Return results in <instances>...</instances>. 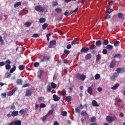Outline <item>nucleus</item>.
<instances>
[{"label": "nucleus", "instance_id": "1", "mask_svg": "<svg viewBox=\"0 0 125 125\" xmlns=\"http://www.w3.org/2000/svg\"><path fill=\"white\" fill-rule=\"evenodd\" d=\"M116 120H117V117L115 115L113 117L108 116L106 118V121L107 122V123H109V124H112V123L114 122V121H116Z\"/></svg>", "mask_w": 125, "mask_h": 125}, {"label": "nucleus", "instance_id": "2", "mask_svg": "<svg viewBox=\"0 0 125 125\" xmlns=\"http://www.w3.org/2000/svg\"><path fill=\"white\" fill-rule=\"evenodd\" d=\"M86 77L84 75H81L80 74H77L76 75V79L79 80L80 81H84Z\"/></svg>", "mask_w": 125, "mask_h": 125}, {"label": "nucleus", "instance_id": "3", "mask_svg": "<svg viewBox=\"0 0 125 125\" xmlns=\"http://www.w3.org/2000/svg\"><path fill=\"white\" fill-rule=\"evenodd\" d=\"M50 59V56H43L42 58H40V61L42 63L45 62V61H48Z\"/></svg>", "mask_w": 125, "mask_h": 125}, {"label": "nucleus", "instance_id": "4", "mask_svg": "<svg viewBox=\"0 0 125 125\" xmlns=\"http://www.w3.org/2000/svg\"><path fill=\"white\" fill-rule=\"evenodd\" d=\"M35 9L36 11H38L39 12H43V11H44V9L40 5L35 6Z\"/></svg>", "mask_w": 125, "mask_h": 125}, {"label": "nucleus", "instance_id": "5", "mask_svg": "<svg viewBox=\"0 0 125 125\" xmlns=\"http://www.w3.org/2000/svg\"><path fill=\"white\" fill-rule=\"evenodd\" d=\"M11 63V62H10V60H7L6 61V64H7L5 65L6 70H10V68H11V65H10Z\"/></svg>", "mask_w": 125, "mask_h": 125}, {"label": "nucleus", "instance_id": "6", "mask_svg": "<svg viewBox=\"0 0 125 125\" xmlns=\"http://www.w3.org/2000/svg\"><path fill=\"white\" fill-rule=\"evenodd\" d=\"M118 76H119V74H118L117 72H115L112 76H110V80L111 81H115L116 78H118Z\"/></svg>", "mask_w": 125, "mask_h": 125}, {"label": "nucleus", "instance_id": "7", "mask_svg": "<svg viewBox=\"0 0 125 125\" xmlns=\"http://www.w3.org/2000/svg\"><path fill=\"white\" fill-rule=\"evenodd\" d=\"M89 50V47H82L80 51L82 53H87V52Z\"/></svg>", "mask_w": 125, "mask_h": 125}, {"label": "nucleus", "instance_id": "8", "mask_svg": "<svg viewBox=\"0 0 125 125\" xmlns=\"http://www.w3.org/2000/svg\"><path fill=\"white\" fill-rule=\"evenodd\" d=\"M116 65V60H113L110 64L109 67L110 68H111V69H113L114 68V67H115V65Z\"/></svg>", "mask_w": 125, "mask_h": 125}, {"label": "nucleus", "instance_id": "9", "mask_svg": "<svg viewBox=\"0 0 125 125\" xmlns=\"http://www.w3.org/2000/svg\"><path fill=\"white\" fill-rule=\"evenodd\" d=\"M116 72L117 74H121V73L122 74V73H125V69L119 67L116 69Z\"/></svg>", "mask_w": 125, "mask_h": 125}, {"label": "nucleus", "instance_id": "10", "mask_svg": "<svg viewBox=\"0 0 125 125\" xmlns=\"http://www.w3.org/2000/svg\"><path fill=\"white\" fill-rule=\"evenodd\" d=\"M118 17L119 18V19H121V20H125V16H124V14L122 13H119L118 14Z\"/></svg>", "mask_w": 125, "mask_h": 125}, {"label": "nucleus", "instance_id": "11", "mask_svg": "<svg viewBox=\"0 0 125 125\" xmlns=\"http://www.w3.org/2000/svg\"><path fill=\"white\" fill-rule=\"evenodd\" d=\"M92 105L94 106V107H99V104L97 103V102L94 100L92 102Z\"/></svg>", "mask_w": 125, "mask_h": 125}, {"label": "nucleus", "instance_id": "12", "mask_svg": "<svg viewBox=\"0 0 125 125\" xmlns=\"http://www.w3.org/2000/svg\"><path fill=\"white\" fill-rule=\"evenodd\" d=\"M53 98L54 101H59L60 100V98L55 94L53 95Z\"/></svg>", "mask_w": 125, "mask_h": 125}, {"label": "nucleus", "instance_id": "13", "mask_svg": "<svg viewBox=\"0 0 125 125\" xmlns=\"http://www.w3.org/2000/svg\"><path fill=\"white\" fill-rule=\"evenodd\" d=\"M105 48L106 49H109V50H112V49H113V48H114V46H113V45H112L111 44H107L105 46Z\"/></svg>", "mask_w": 125, "mask_h": 125}, {"label": "nucleus", "instance_id": "14", "mask_svg": "<svg viewBox=\"0 0 125 125\" xmlns=\"http://www.w3.org/2000/svg\"><path fill=\"white\" fill-rule=\"evenodd\" d=\"M13 122L14 123V125H21V124L22 123L21 120H16Z\"/></svg>", "mask_w": 125, "mask_h": 125}, {"label": "nucleus", "instance_id": "15", "mask_svg": "<svg viewBox=\"0 0 125 125\" xmlns=\"http://www.w3.org/2000/svg\"><path fill=\"white\" fill-rule=\"evenodd\" d=\"M93 91V89H92V87H89L88 88L87 92H88V93L90 94V95H91V94H92Z\"/></svg>", "mask_w": 125, "mask_h": 125}, {"label": "nucleus", "instance_id": "16", "mask_svg": "<svg viewBox=\"0 0 125 125\" xmlns=\"http://www.w3.org/2000/svg\"><path fill=\"white\" fill-rule=\"evenodd\" d=\"M91 58V54H87L85 56V59L86 60H89Z\"/></svg>", "mask_w": 125, "mask_h": 125}, {"label": "nucleus", "instance_id": "17", "mask_svg": "<svg viewBox=\"0 0 125 125\" xmlns=\"http://www.w3.org/2000/svg\"><path fill=\"white\" fill-rule=\"evenodd\" d=\"M16 83L17 84H19V85H21L22 83H23V81H22V79H19L17 80Z\"/></svg>", "mask_w": 125, "mask_h": 125}, {"label": "nucleus", "instance_id": "18", "mask_svg": "<svg viewBox=\"0 0 125 125\" xmlns=\"http://www.w3.org/2000/svg\"><path fill=\"white\" fill-rule=\"evenodd\" d=\"M16 116H18V111H13L11 114L12 117H16Z\"/></svg>", "mask_w": 125, "mask_h": 125}, {"label": "nucleus", "instance_id": "19", "mask_svg": "<svg viewBox=\"0 0 125 125\" xmlns=\"http://www.w3.org/2000/svg\"><path fill=\"white\" fill-rule=\"evenodd\" d=\"M25 95L26 96H31L32 95V92L30 90H26Z\"/></svg>", "mask_w": 125, "mask_h": 125}, {"label": "nucleus", "instance_id": "20", "mask_svg": "<svg viewBox=\"0 0 125 125\" xmlns=\"http://www.w3.org/2000/svg\"><path fill=\"white\" fill-rule=\"evenodd\" d=\"M102 44V42H101V41L98 40L96 42V46H100Z\"/></svg>", "mask_w": 125, "mask_h": 125}, {"label": "nucleus", "instance_id": "21", "mask_svg": "<svg viewBox=\"0 0 125 125\" xmlns=\"http://www.w3.org/2000/svg\"><path fill=\"white\" fill-rule=\"evenodd\" d=\"M119 85L120 84L119 83L116 84L114 86L111 87V89H113V90H115V89H117L118 87H119Z\"/></svg>", "mask_w": 125, "mask_h": 125}, {"label": "nucleus", "instance_id": "22", "mask_svg": "<svg viewBox=\"0 0 125 125\" xmlns=\"http://www.w3.org/2000/svg\"><path fill=\"white\" fill-rule=\"evenodd\" d=\"M51 87L52 88L55 89L56 87H57V84H55V83L52 82L51 83Z\"/></svg>", "mask_w": 125, "mask_h": 125}, {"label": "nucleus", "instance_id": "23", "mask_svg": "<svg viewBox=\"0 0 125 125\" xmlns=\"http://www.w3.org/2000/svg\"><path fill=\"white\" fill-rule=\"evenodd\" d=\"M19 69L20 71H23L25 69V65H21L19 66Z\"/></svg>", "mask_w": 125, "mask_h": 125}, {"label": "nucleus", "instance_id": "24", "mask_svg": "<svg viewBox=\"0 0 125 125\" xmlns=\"http://www.w3.org/2000/svg\"><path fill=\"white\" fill-rule=\"evenodd\" d=\"M103 44L104 45H107L109 44V40L108 39H105L103 41Z\"/></svg>", "mask_w": 125, "mask_h": 125}, {"label": "nucleus", "instance_id": "25", "mask_svg": "<svg viewBox=\"0 0 125 125\" xmlns=\"http://www.w3.org/2000/svg\"><path fill=\"white\" fill-rule=\"evenodd\" d=\"M66 101H67V102L72 101V97H71V96H68L66 98Z\"/></svg>", "mask_w": 125, "mask_h": 125}, {"label": "nucleus", "instance_id": "26", "mask_svg": "<svg viewBox=\"0 0 125 125\" xmlns=\"http://www.w3.org/2000/svg\"><path fill=\"white\" fill-rule=\"evenodd\" d=\"M121 57H122V55L119 53L117 54L113 57L114 58H119V59H121Z\"/></svg>", "mask_w": 125, "mask_h": 125}, {"label": "nucleus", "instance_id": "27", "mask_svg": "<svg viewBox=\"0 0 125 125\" xmlns=\"http://www.w3.org/2000/svg\"><path fill=\"white\" fill-rule=\"evenodd\" d=\"M39 22L40 23H44L45 22V19L43 18H41L39 20Z\"/></svg>", "mask_w": 125, "mask_h": 125}, {"label": "nucleus", "instance_id": "28", "mask_svg": "<svg viewBox=\"0 0 125 125\" xmlns=\"http://www.w3.org/2000/svg\"><path fill=\"white\" fill-rule=\"evenodd\" d=\"M50 45H55L56 44V40H52L50 42Z\"/></svg>", "mask_w": 125, "mask_h": 125}, {"label": "nucleus", "instance_id": "29", "mask_svg": "<svg viewBox=\"0 0 125 125\" xmlns=\"http://www.w3.org/2000/svg\"><path fill=\"white\" fill-rule=\"evenodd\" d=\"M87 114V113H86V110H83L81 113V116H83V117H84V116H86Z\"/></svg>", "mask_w": 125, "mask_h": 125}, {"label": "nucleus", "instance_id": "30", "mask_svg": "<svg viewBox=\"0 0 125 125\" xmlns=\"http://www.w3.org/2000/svg\"><path fill=\"white\" fill-rule=\"evenodd\" d=\"M96 48V46L95 44H92L89 47V49H90V50H92V49H94Z\"/></svg>", "mask_w": 125, "mask_h": 125}, {"label": "nucleus", "instance_id": "31", "mask_svg": "<svg viewBox=\"0 0 125 125\" xmlns=\"http://www.w3.org/2000/svg\"><path fill=\"white\" fill-rule=\"evenodd\" d=\"M48 26V24L45 23L42 25V28L43 30H45L46 28H47V26Z\"/></svg>", "mask_w": 125, "mask_h": 125}, {"label": "nucleus", "instance_id": "32", "mask_svg": "<svg viewBox=\"0 0 125 125\" xmlns=\"http://www.w3.org/2000/svg\"><path fill=\"white\" fill-rule=\"evenodd\" d=\"M52 87L50 85H48L47 86V90L48 92H51Z\"/></svg>", "mask_w": 125, "mask_h": 125}, {"label": "nucleus", "instance_id": "33", "mask_svg": "<svg viewBox=\"0 0 125 125\" xmlns=\"http://www.w3.org/2000/svg\"><path fill=\"white\" fill-rule=\"evenodd\" d=\"M20 5H21V2H18L14 4L15 8H16V7H18V6H20Z\"/></svg>", "mask_w": 125, "mask_h": 125}, {"label": "nucleus", "instance_id": "34", "mask_svg": "<svg viewBox=\"0 0 125 125\" xmlns=\"http://www.w3.org/2000/svg\"><path fill=\"white\" fill-rule=\"evenodd\" d=\"M15 70H16V66H14L13 67L10 69V73H11V74H12V73H13L14 71H15Z\"/></svg>", "mask_w": 125, "mask_h": 125}, {"label": "nucleus", "instance_id": "35", "mask_svg": "<svg viewBox=\"0 0 125 125\" xmlns=\"http://www.w3.org/2000/svg\"><path fill=\"white\" fill-rule=\"evenodd\" d=\"M91 123H95L96 122V118L95 117H92L90 119Z\"/></svg>", "mask_w": 125, "mask_h": 125}, {"label": "nucleus", "instance_id": "36", "mask_svg": "<svg viewBox=\"0 0 125 125\" xmlns=\"http://www.w3.org/2000/svg\"><path fill=\"white\" fill-rule=\"evenodd\" d=\"M101 58V55L100 54H98L96 56V62H97V61H99Z\"/></svg>", "mask_w": 125, "mask_h": 125}, {"label": "nucleus", "instance_id": "37", "mask_svg": "<svg viewBox=\"0 0 125 125\" xmlns=\"http://www.w3.org/2000/svg\"><path fill=\"white\" fill-rule=\"evenodd\" d=\"M45 107H46V105L43 103H42L40 105V109H42V108H45Z\"/></svg>", "mask_w": 125, "mask_h": 125}, {"label": "nucleus", "instance_id": "38", "mask_svg": "<svg viewBox=\"0 0 125 125\" xmlns=\"http://www.w3.org/2000/svg\"><path fill=\"white\" fill-rule=\"evenodd\" d=\"M56 12H57V13H60L62 11V10L61 8H57L55 9Z\"/></svg>", "mask_w": 125, "mask_h": 125}, {"label": "nucleus", "instance_id": "39", "mask_svg": "<svg viewBox=\"0 0 125 125\" xmlns=\"http://www.w3.org/2000/svg\"><path fill=\"white\" fill-rule=\"evenodd\" d=\"M13 93H14V91L11 90L7 94V95L8 96H11V95H13Z\"/></svg>", "mask_w": 125, "mask_h": 125}, {"label": "nucleus", "instance_id": "40", "mask_svg": "<svg viewBox=\"0 0 125 125\" xmlns=\"http://www.w3.org/2000/svg\"><path fill=\"white\" fill-rule=\"evenodd\" d=\"M6 64V61L5 62H0V67H2V66H4Z\"/></svg>", "mask_w": 125, "mask_h": 125}, {"label": "nucleus", "instance_id": "41", "mask_svg": "<svg viewBox=\"0 0 125 125\" xmlns=\"http://www.w3.org/2000/svg\"><path fill=\"white\" fill-rule=\"evenodd\" d=\"M10 77H11V74H10L9 72H7L5 74V78H10Z\"/></svg>", "mask_w": 125, "mask_h": 125}, {"label": "nucleus", "instance_id": "42", "mask_svg": "<svg viewBox=\"0 0 125 125\" xmlns=\"http://www.w3.org/2000/svg\"><path fill=\"white\" fill-rule=\"evenodd\" d=\"M113 10L112 9H110V8H107L106 10V13H108V14H110L111 12H112Z\"/></svg>", "mask_w": 125, "mask_h": 125}, {"label": "nucleus", "instance_id": "43", "mask_svg": "<svg viewBox=\"0 0 125 125\" xmlns=\"http://www.w3.org/2000/svg\"><path fill=\"white\" fill-rule=\"evenodd\" d=\"M119 44H120V41H117L114 43V46H118Z\"/></svg>", "mask_w": 125, "mask_h": 125}, {"label": "nucleus", "instance_id": "44", "mask_svg": "<svg viewBox=\"0 0 125 125\" xmlns=\"http://www.w3.org/2000/svg\"><path fill=\"white\" fill-rule=\"evenodd\" d=\"M39 66H40V63H39L38 62H34V67H35V68H37V67H39Z\"/></svg>", "mask_w": 125, "mask_h": 125}, {"label": "nucleus", "instance_id": "45", "mask_svg": "<svg viewBox=\"0 0 125 125\" xmlns=\"http://www.w3.org/2000/svg\"><path fill=\"white\" fill-rule=\"evenodd\" d=\"M39 101H40L41 102H42L44 100V98L43 97H40L38 98Z\"/></svg>", "mask_w": 125, "mask_h": 125}, {"label": "nucleus", "instance_id": "46", "mask_svg": "<svg viewBox=\"0 0 125 125\" xmlns=\"http://www.w3.org/2000/svg\"><path fill=\"white\" fill-rule=\"evenodd\" d=\"M63 52H64V54H66L67 55H68V54H70V51H69L67 49L64 50Z\"/></svg>", "mask_w": 125, "mask_h": 125}, {"label": "nucleus", "instance_id": "47", "mask_svg": "<svg viewBox=\"0 0 125 125\" xmlns=\"http://www.w3.org/2000/svg\"><path fill=\"white\" fill-rule=\"evenodd\" d=\"M95 80H99V79H100V75L98 74H96L95 76Z\"/></svg>", "mask_w": 125, "mask_h": 125}, {"label": "nucleus", "instance_id": "48", "mask_svg": "<svg viewBox=\"0 0 125 125\" xmlns=\"http://www.w3.org/2000/svg\"><path fill=\"white\" fill-rule=\"evenodd\" d=\"M61 115H62V116H63V117H65V116H67V112H66V111H62V112Z\"/></svg>", "mask_w": 125, "mask_h": 125}, {"label": "nucleus", "instance_id": "49", "mask_svg": "<svg viewBox=\"0 0 125 125\" xmlns=\"http://www.w3.org/2000/svg\"><path fill=\"white\" fill-rule=\"evenodd\" d=\"M25 26L26 27H30L31 25H32V23L31 22H27L24 24Z\"/></svg>", "mask_w": 125, "mask_h": 125}, {"label": "nucleus", "instance_id": "50", "mask_svg": "<svg viewBox=\"0 0 125 125\" xmlns=\"http://www.w3.org/2000/svg\"><path fill=\"white\" fill-rule=\"evenodd\" d=\"M107 52H108V51H107V49H104L103 50L102 53H103V54L106 55V54H107Z\"/></svg>", "mask_w": 125, "mask_h": 125}, {"label": "nucleus", "instance_id": "51", "mask_svg": "<svg viewBox=\"0 0 125 125\" xmlns=\"http://www.w3.org/2000/svg\"><path fill=\"white\" fill-rule=\"evenodd\" d=\"M42 73L41 71L38 73V77L39 79H41V78H42Z\"/></svg>", "mask_w": 125, "mask_h": 125}, {"label": "nucleus", "instance_id": "52", "mask_svg": "<svg viewBox=\"0 0 125 125\" xmlns=\"http://www.w3.org/2000/svg\"><path fill=\"white\" fill-rule=\"evenodd\" d=\"M1 96L2 98H5V97H6V93L5 92L4 93H1Z\"/></svg>", "mask_w": 125, "mask_h": 125}, {"label": "nucleus", "instance_id": "53", "mask_svg": "<svg viewBox=\"0 0 125 125\" xmlns=\"http://www.w3.org/2000/svg\"><path fill=\"white\" fill-rule=\"evenodd\" d=\"M53 113V110H49L48 113L46 114L47 115V116H50V115H52V113Z\"/></svg>", "mask_w": 125, "mask_h": 125}, {"label": "nucleus", "instance_id": "54", "mask_svg": "<svg viewBox=\"0 0 125 125\" xmlns=\"http://www.w3.org/2000/svg\"><path fill=\"white\" fill-rule=\"evenodd\" d=\"M32 38H39V34L35 33L32 35Z\"/></svg>", "mask_w": 125, "mask_h": 125}, {"label": "nucleus", "instance_id": "55", "mask_svg": "<svg viewBox=\"0 0 125 125\" xmlns=\"http://www.w3.org/2000/svg\"><path fill=\"white\" fill-rule=\"evenodd\" d=\"M47 117H48L47 115H46L45 116H44V117L42 118V121H43V122H45V121H46V118H47Z\"/></svg>", "mask_w": 125, "mask_h": 125}, {"label": "nucleus", "instance_id": "56", "mask_svg": "<svg viewBox=\"0 0 125 125\" xmlns=\"http://www.w3.org/2000/svg\"><path fill=\"white\" fill-rule=\"evenodd\" d=\"M0 42L1 44H3V40H2V37L1 36H0Z\"/></svg>", "mask_w": 125, "mask_h": 125}, {"label": "nucleus", "instance_id": "57", "mask_svg": "<svg viewBox=\"0 0 125 125\" xmlns=\"http://www.w3.org/2000/svg\"><path fill=\"white\" fill-rule=\"evenodd\" d=\"M29 86H30V84L29 83H26V84H24L22 86V87H28Z\"/></svg>", "mask_w": 125, "mask_h": 125}, {"label": "nucleus", "instance_id": "58", "mask_svg": "<svg viewBox=\"0 0 125 125\" xmlns=\"http://www.w3.org/2000/svg\"><path fill=\"white\" fill-rule=\"evenodd\" d=\"M56 5H58V3H57V2H53V4H52V6H56Z\"/></svg>", "mask_w": 125, "mask_h": 125}, {"label": "nucleus", "instance_id": "59", "mask_svg": "<svg viewBox=\"0 0 125 125\" xmlns=\"http://www.w3.org/2000/svg\"><path fill=\"white\" fill-rule=\"evenodd\" d=\"M61 95L62 96H65V95H66V92L65 91H62Z\"/></svg>", "mask_w": 125, "mask_h": 125}, {"label": "nucleus", "instance_id": "60", "mask_svg": "<svg viewBox=\"0 0 125 125\" xmlns=\"http://www.w3.org/2000/svg\"><path fill=\"white\" fill-rule=\"evenodd\" d=\"M110 18H111V16L109 15H107L105 17L104 19L107 20V19H110Z\"/></svg>", "mask_w": 125, "mask_h": 125}, {"label": "nucleus", "instance_id": "61", "mask_svg": "<svg viewBox=\"0 0 125 125\" xmlns=\"http://www.w3.org/2000/svg\"><path fill=\"white\" fill-rule=\"evenodd\" d=\"M75 112L76 113H78V114H79L80 112V109H79V108L77 107L75 108Z\"/></svg>", "mask_w": 125, "mask_h": 125}, {"label": "nucleus", "instance_id": "62", "mask_svg": "<svg viewBox=\"0 0 125 125\" xmlns=\"http://www.w3.org/2000/svg\"><path fill=\"white\" fill-rule=\"evenodd\" d=\"M11 109L12 110H15V109H16L15 105H14V104L12 105L11 106Z\"/></svg>", "mask_w": 125, "mask_h": 125}, {"label": "nucleus", "instance_id": "63", "mask_svg": "<svg viewBox=\"0 0 125 125\" xmlns=\"http://www.w3.org/2000/svg\"><path fill=\"white\" fill-rule=\"evenodd\" d=\"M64 15H65V16H66V17H68V15H69V12H65L64 13Z\"/></svg>", "mask_w": 125, "mask_h": 125}, {"label": "nucleus", "instance_id": "64", "mask_svg": "<svg viewBox=\"0 0 125 125\" xmlns=\"http://www.w3.org/2000/svg\"><path fill=\"white\" fill-rule=\"evenodd\" d=\"M97 90L98 91H99V92H101V91L102 90V87H98L97 88Z\"/></svg>", "mask_w": 125, "mask_h": 125}]
</instances>
